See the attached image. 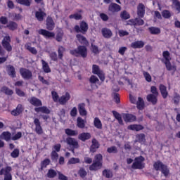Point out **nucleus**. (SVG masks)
<instances>
[{
  "mask_svg": "<svg viewBox=\"0 0 180 180\" xmlns=\"http://www.w3.org/2000/svg\"><path fill=\"white\" fill-rule=\"evenodd\" d=\"M136 103L137 109H139V110H143V109H144V100H143L142 98H138V101H136Z\"/></svg>",
  "mask_w": 180,
  "mask_h": 180,
  "instance_id": "26",
  "label": "nucleus"
},
{
  "mask_svg": "<svg viewBox=\"0 0 180 180\" xmlns=\"http://www.w3.org/2000/svg\"><path fill=\"white\" fill-rule=\"evenodd\" d=\"M162 56L164 58L163 61L165 64L167 70H168V71H176V68H175L174 65H171V56H169V52L167 51H164Z\"/></svg>",
  "mask_w": 180,
  "mask_h": 180,
  "instance_id": "2",
  "label": "nucleus"
},
{
  "mask_svg": "<svg viewBox=\"0 0 180 180\" xmlns=\"http://www.w3.org/2000/svg\"><path fill=\"white\" fill-rule=\"evenodd\" d=\"M46 175L48 178H54L57 176V172L54 169H49Z\"/></svg>",
  "mask_w": 180,
  "mask_h": 180,
  "instance_id": "51",
  "label": "nucleus"
},
{
  "mask_svg": "<svg viewBox=\"0 0 180 180\" xmlns=\"http://www.w3.org/2000/svg\"><path fill=\"white\" fill-rule=\"evenodd\" d=\"M11 137H12V135L8 131L3 132L0 136V138L3 140H6V141H9V140H11Z\"/></svg>",
  "mask_w": 180,
  "mask_h": 180,
  "instance_id": "33",
  "label": "nucleus"
},
{
  "mask_svg": "<svg viewBox=\"0 0 180 180\" xmlns=\"http://www.w3.org/2000/svg\"><path fill=\"white\" fill-rule=\"evenodd\" d=\"M7 27H8L10 30H16L18 29V24L13 21H11L8 22Z\"/></svg>",
  "mask_w": 180,
  "mask_h": 180,
  "instance_id": "42",
  "label": "nucleus"
},
{
  "mask_svg": "<svg viewBox=\"0 0 180 180\" xmlns=\"http://www.w3.org/2000/svg\"><path fill=\"white\" fill-rule=\"evenodd\" d=\"M20 74L24 79H29L32 78V72L27 69L22 68L20 70Z\"/></svg>",
  "mask_w": 180,
  "mask_h": 180,
  "instance_id": "11",
  "label": "nucleus"
},
{
  "mask_svg": "<svg viewBox=\"0 0 180 180\" xmlns=\"http://www.w3.org/2000/svg\"><path fill=\"white\" fill-rule=\"evenodd\" d=\"M94 127H96V129H98V130H101L102 121H101L98 117H95L94 120Z\"/></svg>",
  "mask_w": 180,
  "mask_h": 180,
  "instance_id": "29",
  "label": "nucleus"
},
{
  "mask_svg": "<svg viewBox=\"0 0 180 180\" xmlns=\"http://www.w3.org/2000/svg\"><path fill=\"white\" fill-rule=\"evenodd\" d=\"M30 103L34 106H41V101L35 97H32L29 99Z\"/></svg>",
  "mask_w": 180,
  "mask_h": 180,
  "instance_id": "21",
  "label": "nucleus"
},
{
  "mask_svg": "<svg viewBox=\"0 0 180 180\" xmlns=\"http://www.w3.org/2000/svg\"><path fill=\"white\" fill-rule=\"evenodd\" d=\"M91 139V134L88 132H84L79 135V139L82 141H86Z\"/></svg>",
  "mask_w": 180,
  "mask_h": 180,
  "instance_id": "23",
  "label": "nucleus"
},
{
  "mask_svg": "<svg viewBox=\"0 0 180 180\" xmlns=\"http://www.w3.org/2000/svg\"><path fill=\"white\" fill-rule=\"evenodd\" d=\"M78 174L81 178H85L86 176V171H85V169H80Z\"/></svg>",
  "mask_w": 180,
  "mask_h": 180,
  "instance_id": "59",
  "label": "nucleus"
},
{
  "mask_svg": "<svg viewBox=\"0 0 180 180\" xmlns=\"http://www.w3.org/2000/svg\"><path fill=\"white\" fill-rule=\"evenodd\" d=\"M3 47L7 50V51H12V46H11V37L6 35L2 41Z\"/></svg>",
  "mask_w": 180,
  "mask_h": 180,
  "instance_id": "6",
  "label": "nucleus"
},
{
  "mask_svg": "<svg viewBox=\"0 0 180 180\" xmlns=\"http://www.w3.org/2000/svg\"><path fill=\"white\" fill-rule=\"evenodd\" d=\"M112 115L115 119H117L119 124L123 125V120L122 119V115L117 111H112Z\"/></svg>",
  "mask_w": 180,
  "mask_h": 180,
  "instance_id": "31",
  "label": "nucleus"
},
{
  "mask_svg": "<svg viewBox=\"0 0 180 180\" xmlns=\"http://www.w3.org/2000/svg\"><path fill=\"white\" fill-rule=\"evenodd\" d=\"M162 15L165 19H169L171 18V13L168 10L163 11Z\"/></svg>",
  "mask_w": 180,
  "mask_h": 180,
  "instance_id": "56",
  "label": "nucleus"
},
{
  "mask_svg": "<svg viewBox=\"0 0 180 180\" xmlns=\"http://www.w3.org/2000/svg\"><path fill=\"white\" fill-rule=\"evenodd\" d=\"M50 165V160L49 159H45L41 163V169H43L44 168H46L47 165Z\"/></svg>",
  "mask_w": 180,
  "mask_h": 180,
  "instance_id": "54",
  "label": "nucleus"
},
{
  "mask_svg": "<svg viewBox=\"0 0 180 180\" xmlns=\"http://www.w3.org/2000/svg\"><path fill=\"white\" fill-rule=\"evenodd\" d=\"M52 98L54 102H59L60 101V97L58 96V94L56 91H52L51 92Z\"/></svg>",
  "mask_w": 180,
  "mask_h": 180,
  "instance_id": "55",
  "label": "nucleus"
},
{
  "mask_svg": "<svg viewBox=\"0 0 180 180\" xmlns=\"http://www.w3.org/2000/svg\"><path fill=\"white\" fill-rule=\"evenodd\" d=\"M173 1V8L176 9L178 13H180V3L178 0H172Z\"/></svg>",
  "mask_w": 180,
  "mask_h": 180,
  "instance_id": "49",
  "label": "nucleus"
},
{
  "mask_svg": "<svg viewBox=\"0 0 180 180\" xmlns=\"http://www.w3.org/2000/svg\"><path fill=\"white\" fill-rule=\"evenodd\" d=\"M99 147V143L96 139H94L92 140V144L91 146L90 150L92 151V153H95L96 151V149Z\"/></svg>",
  "mask_w": 180,
  "mask_h": 180,
  "instance_id": "28",
  "label": "nucleus"
},
{
  "mask_svg": "<svg viewBox=\"0 0 180 180\" xmlns=\"http://www.w3.org/2000/svg\"><path fill=\"white\" fill-rule=\"evenodd\" d=\"M144 160L143 156L136 158L132 165V168L134 169H143V168H144Z\"/></svg>",
  "mask_w": 180,
  "mask_h": 180,
  "instance_id": "5",
  "label": "nucleus"
},
{
  "mask_svg": "<svg viewBox=\"0 0 180 180\" xmlns=\"http://www.w3.org/2000/svg\"><path fill=\"white\" fill-rule=\"evenodd\" d=\"M35 16L37 20L41 22L44 20V18H46V14L44 12L41 11V10H39L35 13Z\"/></svg>",
  "mask_w": 180,
  "mask_h": 180,
  "instance_id": "24",
  "label": "nucleus"
},
{
  "mask_svg": "<svg viewBox=\"0 0 180 180\" xmlns=\"http://www.w3.org/2000/svg\"><path fill=\"white\" fill-rule=\"evenodd\" d=\"M113 99L116 103H120V97L119 96L118 94L115 93L113 94Z\"/></svg>",
  "mask_w": 180,
  "mask_h": 180,
  "instance_id": "63",
  "label": "nucleus"
},
{
  "mask_svg": "<svg viewBox=\"0 0 180 180\" xmlns=\"http://www.w3.org/2000/svg\"><path fill=\"white\" fill-rule=\"evenodd\" d=\"M7 72L8 75H10V77H12L13 78L15 77L16 75V72H15V68H13V66L12 65L7 66Z\"/></svg>",
  "mask_w": 180,
  "mask_h": 180,
  "instance_id": "30",
  "label": "nucleus"
},
{
  "mask_svg": "<svg viewBox=\"0 0 180 180\" xmlns=\"http://www.w3.org/2000/svg\"><path fill=\"white\" fill-rule=\"evenodd\" d=\"M79 113L80 116H86L88 112L85 109V103H80L78 105Z\"/></svg>",
  "mask_w": 180,
  "mask_h": 180,
  "instance_id": "19",
  "label": "nucleus"
},
{
  "mask_svg": "<svg viewBox=\"0 0 180 180\" xmlns=\"http://www.w3.org/2000/svg\"><path fill=\"white\" fill-rule=\"evenodd\" d=\"M153 167L156 171H161L165 176L169 175V170L162 162L158 161L154 163Z\"/></svg>",
  "mask_w": 180,
  "mask_h": 180,
  "instance_id": "3",
  "label": "nucleus"
},
{
  "mask_svg": "<svg viewBox=\"0 0 180 180\" xmlns=\"http://www.w3.org/2000/svg\"><path fill=\"white\" fill-rule=\"evenodd\" d=\"M22 112H23V108H22V105L20 104L17 106L15 110L11 112V115H13V116H19Z\"/></svg>",
  "mask_w": 180,
  "mask_h": 180,
  "instance_id": "25",
  "label": "nucleus"
},
{
  "mask_svg": "<svg viewBox=\"0 0 180 180\" xmlns=\"http://www.w3.org/2000/svg\"><path fill=\"white\" fill-rule=\"evenodd\" d=\"M128 25H134V26H143L144 20L141 18L131 19L128 21Z\"/></svg>",
  "mask_w": 180,
  "mask_h": 180,
  "instance_id": "12",
  "label": "nucleus"
},
{
  "mask_svg": "<svg viewBox=\"0 0 180 180\" xmlns=\"http://www.w3.org/2000/svg\"><path fill=\"white\" fill-rule=\"evenodd\" d=\"M71 99V94L69 92H65L59 98V103L60 105H65L68 101Z\"/></svg>",
  "mask_w": 180,
  "mask_h": 180,
  "instance_id": "10",
  "label": "nucleus"
},
{
  "mask_svg": "<svg viewBox=\"0 0 180 180\" xmlns=\"http://www.w3.org/2000/svg\"><path fill=\"white\" fill-rule=\"evenodd\" d=\"M103 157L101 154L96 155L94 157V162L89 167L90 171H98L102 168Z\"/></svg>",
  "mask_w": 180,
  "mask_h": 180,
  "instance_id": "1",
  "label": "nucleus"
},
{
  "mask_svg": "<svg viewBox=\"0 0 180 180\" xmlns=\"http://www.w3.org/2000/svg\"><path fill=\"white\" fill-rule=\"evenodd\" d=\"M34 124H35V131L37 134H43V129L40 124V120H39L37 118H35L34 120Z\"/></svg>",
  "mask_w": 180,
  "mask_h": 180,
  "instance_id": "13",
  "label": "nucleus"
},
{
  "mask_svg": "<svg viewBox=\"0 0 180 180\" xmlns=\"http://www.w3.org/2000/svg\"><path fill=\"white\" fill-rule=\"evenodd\" d=\"M70 19H75V20H79L82 19V15L81 13H75V14H72L69 16Z\"/></svg>",
  "mask_w": 180,
  "mask_h": 180,
  "instance_id": "43",
  "label": "nucleus"
},
{
  "mask_svg": "<svg viewBox=\"0 0 180 180\" xmlns=\"http://www.w3.org/2000/svg\"><path fill=\"white\" fill-rule=\"evenodd\" d=\"M39 34H41V36H44L45 39H53V37H56V34L54 32H51L50 31L41 29L38 30Z\"/></svg>",
  "mask_w": 180,
  "mask_h": 180,
  "instance_id": "7",
  "label": "nucleus"
},
{
  "mask_svg": "<svg viewBox=\"0 0 180 180\" xmlns=\"http://www.w3.org/2000/svg\"><path fill=\"white\" fill-rule=\"evenodd\" d=\"M157 95L155 94H148L147 96V101L148 102H151L153 105H155L157 103Z\"/></svg>",
  "mask_w": 180,
  "mask_h": 180,
  "instance_id": "27",
  "label": "nucleus"
},
{
  "mask_svg": "<svg viewBox=\"0 0 180 180\" xmlns=\"http://www.w3.org/2000/svg\"><path fill=\"white\" fill-rule=\"evenodd\" d=\"M64 51H65V49H64V47L63 46H59L58 48V57L59 58H63V54L64 53Z\"/></svg>",
  "mask_w": 180,
  "mask_h": 180,
  "instance_id": "60",
  "label": "nucleus"
},
{
  "mask_svg": "<svg viewBox=\"0 0 180 180\" xmlns=\"http://www.w3.org/2000/svg\"><path fill=\"white\" fill-rule=\"evenodd\" d=\"M108 11L112 14L117 13V12H120V11H122V7L116 3H112L108 6Z\"/></svg>",
  "mask_w": 180,
  "mask_h": 180,
  "instance_id": "9",
  "label": "nucleus"
},
{
  "mask_svg": "<svg viewBox=\"0 0 180 180\" xmlns=\"http://www.w3.org/2000/svg\"><path fill=\"white\" fill-rule=\"evenodd\" d=\"M148 31L150 34H160V33H161V30L156 27H150Z\"/></svg>",
  "mask_w": 180,
  "mask_h": 180,
  "instance_id": "32",
  "label": "nucleus"
},
{
  "mask_svg": "<svg viewBox=\"0 0 180 180\" xmlns=\"http://www.w3.org/2000/svg\"><path fill=\"white\" fill-rule=\"evenodd\" d=\"M11 171H12V167H7L4 169H1L0 171V175H11Z\"/></svg>",
  "mask_w": 180,
  "mask_h": 180,
  "instance_id": "37",
  "label": "nucleus"
},
{
  "mask_svg": "<svg viewBox=\"0 0 180 180\" xmlns=\"http://www.w3.org/2000/svg\"><path fill=\"white\" fill-rule=\"evenodd\" d=\"M80 30L82 33H85L88 30V24L85 22H80Z\"/></svg>",
  "mask_w": 180,
  "mask_h": 180,
  "instance_id": "45",
  "label": "nucleus"
},
{
  "mask_svg": "<svg viewBox=\"0 0 180 180\" xmlns=\"http://www.w3.org/2000/svg\"><path fill=\"white\" fill-rule=\"evenodd\" d=\"M66 143L70 146L72 149V152L74 153V148H78V141L74 138L68 137L66 139Z\"/></svg>",
  "mask_w": 180,
  "mask_h": 180,
  "instance_id": "8",
  "label": "nucleus"
},
{
  "mask_svg": "<svg viewBox=\"0 0 180 180\" xmlns=\"http://www.w3.org/2000/svg\"><path fill=\"white\" fill-rule=\"evenodd\" d=\"M128 130H133L134 131H140V130H143L144 127L140 124H131L127 127Z\"/></svg>",
  "mask_w": 180,
  "mask_h": 180,
  "instance_id": "22",
  "label": "nucleus"
},
{
  "mask_svg": "<svg viewBox=\"0 0 180 180\" xmlns=\"http://www.w3.org/2000/svg\"><path fill=\"white\" fill-rule=\"evenodd\" d=\"M91 51H93L94 53V54H99V49L98 48V46L91 44Z\"/></svg>",
  "mask_w": 180,
  "mask_h": 180,
  "instance_id": "62",
  "label": "nucleus"
},
{
  "mask_svg": "<svg viewBox=\"0 0 180 180\" xmlns=\"http://www.w3.org/2000/svg\"><path fill=\"white\" fill-rule=\"evenodd\" d=\"M20 137H22V132H18L17 134L13 135V136L11 137V140H19Z\"/></svg>",
  "mask_w": 180,
  "mask_h": 180,
  "instance_id": "61",
  "label": "nucleus"
},
{
  "mask_svg": "<svg viewBox=\"0 0 180 180\" xmlns=\"http://www.w3.org/2000/svg\"><path fill=\"white\" fill-rule=\"evenodd\" d=\"M25 49L30 51V53H32V54H37V50L34 47H32L30 46V44H25Z\"/></svg>",
  "mask_w": 180,
  "mask_h": 180,
  "instance_id": "40",
  "label": "nucleus"
},
{
  "mask_svg": "<svg viewBox=\"0 0 180 180\" xmlns=\"http://www.w3.org/2000/svg\"><path fill=\"white\" fill-rule=\"evenodd\" d=\"M35 112H41V113H46V115H49L50 113V110L47 108V107H40V108H36Z\"/></svg>",
  "mask_w": 180,
  "mask_h": 180,
  "instance_id": "38",
  "label": "nucleus"
},
{
  "mask_svg": "<svg viewBox=\"0 0 180 180\" xmlns=\"http://www.w3.org/2000/svg\"><path fill=\"white\" fill-rule=\"evenodd\" d=\"M122 117L124 122H135L136 120V116L131 114H123Z\"/></svg>",
  "mask_w": 180,
  "mask_h": 180,
  "instance_id": "17",
  "label": "nucleus"
},
{
  "mask_svg": "<svg viewBox=\"0 0 180 180\" xmlns=\"http://www.w3.org/2000/svg\"><path fill=\"white\" fill-rule=\"evenodd\" d=\"M88 53L86 51V47L80 46L77 48V49L71 50L70 54L72 56H75L78 57V56H81L82 57H86V54Z\"/></svg>",
  "mask_w": 180,
  "mask_h": 180,
  "instance_id": "4",
  "label": "nucleus"
},
{
  "mask_svg": "<svg viewBox=\"0 0 180 180\" xmlns=\"http://www.w3.org/2000/svg\"><path fill=\"white\" fill-rule=\"evenodd\" d=\"M143 75L146 81H147V82H151L152 77H151V75H150V73H148V72L143 71Z\"/></svg>",
  "mask_w": 180,
  "mask_h": 180,
  "instance_id": "50",
  "label": "nucleus"
},
{
  "mask_svg": "<svg viewBox=\"0 0 180 180\" xmlns=\"http://www.w3.org/2000/svg\"><path fill=\"white\" fill-rule=\"evenodd\" d=\"M144 41H136L131 44V47L132 49H143L144 47Z\"/></svg>",
  "mask_w": 180,
  "mask_h": 180,
  "instance_id": "18",
  "label": "nucleus"
},
{
  "mask_svg": "<svg viewBox=\"0 0 180 180\" xmlns=\"http://www.w3.org/2000/svg\"><path fill=\"white\" fill-rule=\"evenodd\" d=\"M81 160L78 158H72L68 162V165H75V164H79Z\"/></svg>",
  "mask_w": 180,
  "mask_h": 180,
  "instance_id": "41",
  "label": "nucleus"
},
{
  "mask_svg": "<svg viewBox=\"0 0 180 180\" xmlns=\"http://www.w3.org/2000/svg\"><path fill=\"white\" fill-rule=\"evenodd\" d=\"M103 175L106 178H112L113 176V173L110 169H105L103 172Z\"/></svg>",
  "mask_w": 180,
  "mask_h": 180,
  "instance_id": "48",
  "label": "nucleus"
},
{
  "mask_svg": "<svg viewBox=\"0 0 180 180\" xmlns=\"http://www.w3.org/2000/svg\"><path fill=\"white\" fill-rule=\"evenodd\" d=\"M108 153L116 154L117 153V148L116 146H111L107 149Z\"/></svg>",
  "mask_w": 180,
  "mask_h": 180,
  "instance_id": "57",
  "label": "nucleus"
},
{
  "mask_svg": "<svg viewBox=\"0 0 180 180\" xmlns=\"http://www.w3.org/2000/svg\"><path fill=\"white\" fill-rule=\"evenodd\" d=\"M18 4L20 5H25V6H30L32 2L30 0H16Z\"/></svg>",
  "mask_w": 180,
  "mask_h": 180,
  "instance_id": "47",
  "label": "nucleus"
},
{
  "mask_svg": "<svg viewBox=\"0 0 180 180\" xmlns=\"http://www.w3.org/2000/svg\"><path fill=\"white\" fill-rule=\"evenodd\" d=\"M120 16L122 18V19H129L130 18V14H129V13H127V11H122L120 14Z\"/></svg>",
  "mask_w": 180,
  "mask_h": 180,
  "instance_id": "58",
  "label": "nucleus"
},
{
  "mask_svg": "<svg viewBox=\"0 0 180 180\" xmlns=\"http://www.w3.org/2000/svg\"><path fill=\"white\" fill-rule=\"evenodd\" d=\"M65 132L68 136H77V135H78V131H75V130H72V129H65Z\"/></svg>",
  "mask_w": 180,
  "mask_h": 180,
  "instance_id": "46",
  "label": "nucleus"
},
{
  "mask_svg": "<svg viewBox=\"0 0 180 180\" xmlns=\"http://www.w3.org/2000/svg\"><path fill=\"white\" fill-rule=\"evenodd\" d=\"M1 91L5 94L6 95H13V91L7 86H3L1 89Z\"/></svg>",
  "mask_w": 180,
  "mask_h": 180,
  "instance_id": "39",
  "label": "nucleus"
},
{
  "mask_svg": "<svg viewBox=\"0 0 180 180\" xmlns=\"http://www.w3.org/2000/svg\"><path fill=\"white\" fill-rule=\"evenodd\" d=\"M56 27V24L51 17H48L46 19V29L48 30H53Z\"/></svg>",
  "mask_w": 180,
  "mask_h": 180,
  "instance_id": "15",
  "label": "nucleus"
},
{
  "mask_svg": "<svg viewBox=\"0 0 180 180\" xmlns=\"http://www.w3.org/2000/svg\"><path fill=\"white\" fill-rule=\"evenodd\" d=\"M101 72H102V70H101V69H99V66H98L96 65H93V68H92L93 74H96V75H98Z\"/></svg>",
  "mask_w": 180,
  "mask_h": 180,
  "instance_id": "53",
  "label": "nucleus"
},
{
  "mask_svg": "<svg viewBox=\"0 0 180 180\" xmlns=\"http://www.w3.org/2000/svg\"><path fill=\"white\" fill-rule=\"evenodd\" d=\"M42 63V69L46 73L51 72V69H50V66H49V63H47L44 60H41Z\"/></svg>",
  "mask_w": 180,
  "mask_h": 180,
  "instance_id": "34",
  "label": "nucleus"
},
{
  "mask_svg": "<svg viewBox=\"0 0 180 180\" xmlns=\"http://www.w3.org/2000/svg\"><path fill=\"white\" fill-rule=\"evenodd\" d=\"M136 141H139V143H145L146 135H144L143 134L136 135Z\"/></svg>",
  "mask_w": 180,
  "mask_h": 180,
  "instance_id": "44",
  "label": "nucleus"
},
{
  "mask_svg": "<svg viewBox=\"0 0 180 180\" xmlns=\"http://www.w3.org/2000/svg\"><path fill=\"white\" fill-rule=\"evenodd\" d=\"M101 33L105 39H110V37L113 35L112 33V30L108 29V28H103L101 30Z\"/></svg>",
  "mask_w": 180,
  "mask_h": 180,
  "instance_id": "16",
  "label": "nucleus"
},
{
  "mask_svg": "<svg viewBox=\"0 0 180 180\" xmlns=\"http://www.w3.org/2000/svg\"><path fill=\"white\" fill-rule=\"evenodd\" d=\"M11 157H13V158H18V157H19V150L18 149H15L11 153Z\"/></svg>",
  "mask_w": 180,
  "mask_h": 180,
  "instance_id": "64",
  "label": "nucleus"
},
{
  "mask_svg": "<svg viewBox=\"0 0 180 180\" xmlns=\"http://www.w3.org/2000/svg\"><path fill=\"white\" fill-rule=\"evenodd\" d=\"M77 39L78 41L81 43V44H85L86 46V44H88V40H86V38H85V37H84L83 35L77 34Z\"/></svg>",
  "mask_w": 180,
  "mask_h": 180,
  "instance_id": "36",
  "label": "nucleus"
},
{
  "mask_svg": "<svg viewBox=\"0 0 180 180\" xmlns=\"http://www.w3.org/2000/svg\"><path fill=\"white\" fill-rule=\"evenodd\" d=\"M64 36V32L63 30H60L56 34L57 41H61L63 40V37Z\"/></svg>",
  "mask_w": 180,
  "mask_h": 180,
  "instance_id": "52",
  "label": "nucleus"
},
{
  "mask_svg": "<svg viewBox=\"0 0 180 180\" xmlns=\"http://www.w3.org/2000/svg\"><path fill=\"white\" fill-rule=\"evenodd\" d=\"M160 90L162 97L165 99L168 96V91H167V87L162 84L160 85Z\"/></svg>",
  "mask_w": 180,
  "mask_h": 180,
  "instance_id": "35",
  "label": "nucleus"
},
{
  "mask_svg": "<svg viewBox=\"0 0 180 180\" xmlns=\"http://www.w3.org/2000/svg\"><path fill=\"white\" fill-rule=\"evenodd\" d=\"M146 9L143 4H139L137 7V15L139 18H144Z\"/></svg>",
  "mask_w": 180,
  "mask_h": 180,
  "instance_id": "14",
  "label": "nucleus"
},
{
  "mask_svg": "<svg viewBox=\"0 0 180 180\" xmlns=\"http://www.w3.org/2000/svg\"><path fill=\"white\" fill-rule=\"evenodd\" d=\"M85 124H86V120L81 118V117H78L77 118V126L79 129H84L85 127Z\"/></svg>",
  "mask_w": 180,
  "mask_h": 180,
  "instance_id": "20",
  "label": "nucleus"
}]
</instances>
